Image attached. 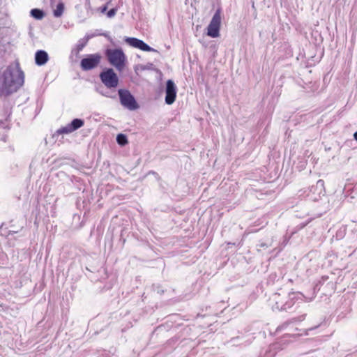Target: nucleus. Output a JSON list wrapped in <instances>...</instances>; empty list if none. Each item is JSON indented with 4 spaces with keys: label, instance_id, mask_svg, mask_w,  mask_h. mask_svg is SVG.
Returning a JSON list of instances; mask_svg holds the SVG:
<instances>
[{
    "label": "nucleus",
    "instance_id": "9d476101",
    "mask_svg": "<svg viewBox=\"0 0 357 357\" xmlns=\"http://www.w3.org/2000/svg\"><path fill=\"white\" fill-rule=\"evenodd\" d=\"M303 297L304 296L301 293H289L288 294V299L285 301V305L284 306L282 310L286 312L290 310L295 303L294 300L300 299L303 301Z\"/></svg>",
    "mask_w": 357,
    "mask_h": 357
},
{
    "label": "nucleus",
    "instance_id": "5701e85b",
    "mask_svg": "<svg viewBox=\"0 0 357 357\" xmlns=\"http://www.w3.org/2000/svg\"><path fill=\"white\" fill-rule=\"evenodd\" d=\"M317 327V326L314 327V328H316ZM313 329H314V328H310L309 330L312 331V330H313Z\"/></svg>",
    "mask_w": 357,
    "mask_h": 357
},
{
    "label": "nucleus",
    "instance_id": "a211bd4d",
    "mask_svg": "<svg viewBox=\"0 0 357 357\" xmlns=\"http://www.w3.org/2000/svg\"><path fill=\"white\" fill-rule=\"evenodd\" d=\"M273 239H271L270 241L264 243L261 242L259 244L257 245L258 250H261V249H266L269 247L272 246Z\"/></svg>",
    "mask_w": 357,
    "mask_h": 357
},
{
    "label": "nucleus",
    "instance_id": "39448f33",
    "mask_svg": "<svg viewBox=\"0 0 357 357\" xmlns=\"http://www.w3.org/2000/svg\"><path fill=\"white\" fill-rule=\"evenodd\" d=\"M220 22V10H218L217 12L213 15L209 25L208 26L207 35L208 36L215 38L219 36Z\"/></svg>",
    "mask_w": 357,
    "mask_h": 357
},
{
    "label": "nucleus",
    "instance_id": "ddd939ff",
    "mask_svg": "<svg viewBox=\"0 0 357 357\" xmlns=\"http://www.w3.org/2000/svg\"><path fill=\"white\" fill-rule=\"evenodd\" d=\"M64 11V4L62 2H59L56 8L54 10V15L56 17H61Z\"/></svg>",
    "mask_w": 357,
    "mask_h": 357
},
{
    "label": "nucleus",
    "instance_id": "2eb2a0df",
    "mask_svg": "<svg viewBox=\"0 0 357 357\" xmlns=\"http://www.w3.org/2000/svg\"><path fill=\"white\" fill-rule=\"evenodd\" d=\"M116 141L119 145L124 146L128 144V139L125 135L119 134L116 137Z\"/></svg>",
    "mask_w": 357,
    "mask_h": 357
},
{
    "label": "nucleus",
    "instance_id": "0eeeda50",
    "mask_svg": "<svg viewBox=\"0 0 357 357\" xmlns=\"http://www.w3.org/2000/svg\"><path fill=\"white\" fill-rule=\"evenodd\" d=\"M165 93V102L167 105H172L176 100V87L174 82L171 79L167 81Z\"/></svg>",
    "mask_w": 357,
    "mask_h": 357
},
{
    "label": "nucleus",
    "instance_id": "f257e3e1",
    "mask_svg": "<svg viewBox=\"0 0 357 357\" xmlns=\"http://www.w3.org/2000/svg\"><path fill=\"white\" fill-rule=\"evenodd\" d=\"M105 55L109 63L118 70H122L126 63V56L121 49H108Z\"/></svg>",
    "mask_w": 357,
    "mask_h": 357
},
{
    "label": "nucleus",
    "instance_id": "f8f14e48",
    "mask_svg": "<svg viewBox=\"0 0 357 357\" xmlns=\"http://www.w3.org/2000/svg\"><path fill=\"white\" fill-rule=\"evenodd\" d=\"M48 60V54L43 50H38L36 53L35 61L38 66L44 65Z\"/></svg>",
    "mask_w": 357,
    "mask_h": 357
},
{
    "label": "nucleus",
    "instance_id": "20e7f679",
    "mask_svg": "<svg viewBox=\"0 0 357 357\" xmlns=\"http://www.w3.org/2000/svg\"><path fill=\"white\" fill-rule=\"evenodd\" d=\"M102 56L100 54H92L82 59L80 66L84 70L96 68L100 63Z\"/></svg>",
    "mask_w": 357,
    "mask_h": 357
},
{
    "label": "nucleus",
    "instance_id": "6ab92c4d",
    "mask_svg": "<svg viewBox=\"0 0 357 357\" xmlns=\"http://www.w3.org/2000/svg\"><path fill=\"white\" fill-rule=\"evenodd\" d=\"M116 11H117V10L116 8H112L111 10H109L107 12V17H114L116 15Z\"/></svg>",
    "mask_w": 357,
    "mask_h": 357
},
{
    "label": "nucleus",
    "instance_id": "f3484780",
    "mask_svg": "<svg viewBox=\"0 0 357 357\" xmlns=\"http://www.w3.org/2000/svg\"><path fill=\"white\" fill-rule=\"evenodd\" d=\"M316 188H318L319 189V194H321L322 192V190H324V181L321 179H319L317 181V183H316V185L315 186H312L311 188V191H312V190Z\"/></svg>",
    "mask_w": 357,
    "mask_h": 357
},
{
    "label": "nucleus",
    "instance_id": "aec40b11",
    "mask_svg": "<svg viewBox=\"0 0 357 357\" xmlns=\"http://www.w3.org/2000/svg\"><path fill=\"white\" fill-rule=\"evenodd\" d=\"M354 138L356 141H357V131L354 132Z\"/></svg>",
    "mask_w": 357,
    "mask_h": 357
},
{
    "label": "nucleus",
    "instance_id": "4468645a",
    "mask_svg": "<svg viewBox=\"0 0 357 357\" xmlns=\"http://www.w3.org/2000/svg\"><path fill=\"white\" fill-rule=\"evenodd\" d=\"M31 15L37 20H41L45 15L43 11L38 8L32 9L31 10Z\"/></svg>",
    "mask_w": 357,
    "mask_h": 357
},
{
    "label": "nucleus",
    "instance_id": "6e6552de",
    "mask_svg": "<svg viewBox=\"0 0 357 357\" xmlns=\"http://www.w3.org/2000/svg\"><path fill=\"white\" fill-rule=\"evenodd\" d=\"M126 42L130 46L139 49L144 52H151L153 49L145 43L143 40L136 38H128L126 39Z\"/></svg>",
    "mask_w": 357,
    "mask_h": 357
},
{
    "label": "nucleus",
    "instance_id": "9b49d317",
    "mask_svg": "<svg viewBox=\"0 0 357 357\" xmlns=\"http://www.w3.org/2000/svg\"><path fill=\"white\" fill-rule=\"evenodd\" d=\"M288 299V296H282L280 294H275L273 296V300L275 301V305H273V310H282L285 305V301Z\"/></svg>",
    "mask_w": 357,
    "mask_h": 357
},
{
    "label": "nucleus",
    "instance_id": "f03ea898",
    "mask_svg": "<svg viewBox=\"0 0 357 357\" xmlns=\"http://www.w3.org/2000/svg\"><path fill=\"white\" fill-rule=\"evenodd\" d=\"M100 78L107 88H116L119 84L118 76L112 68H107L100 73Z\"/></svg>",
    "mask_w": 357,
    "mask_h": 357
},
{
    "label": "nucleus",
    "instance_id": "7ed1b4c3",
    "mask_svg": "<svg viewBox=\"0 0 357 357\" xmlns=\"http://www.w3.org/2000/svg\"><path fill=\"white\" fill-rule=\"evenodd\" d=\"M119 95L121 103L125 107L130 110H134L138 107L137 102L129 91L120 89L119 90Z\"/></svg>",
    "mask_w": 357,
    "mask_h": 357
},
{
    "label": "nucleus",
    "instance_id": "1a4fd4ad",
    "mask_svg": "<svg viewBox=\"0 0 357 357\" xmlns=\"http://www.w3.org/2000/svg\"><path fill=\"white\" fill-rule=\"evenodd\" d=\"M12 77L10 86H14L15 89L19 88L24 84V74L22 70H17L10 74Z\"/></svg>",
    "mask_w": 357,
    "mask_h": 357
},
{
    "label": "nucleus",
    "instance_id": "412c9836",
    "mask_svg": "<svg viewBox=\"0 0 357 357\" xmlns=\"http://www.w3.org/2000/svg\"><path fill=\"white\" fill-rule=\"evenodd\" d=\"M107 8V7L105 6H104V7L102 8L101 11H102V13H104V12H105V11H106Z\"/></svg>",
    "mask_w": 357,
    "mask_h": 357
},
{
    "label": "nucleus",
    "instance_id": "dca6fc26",
    "mask_svg": "<svg viewBox=\"0 0 357 357\" xmlns=\"http://www.w3.org/2000/svg\"><path fill=\"white\" fill-rule=\"evenodd\" d=\"M293 321H296V319H293L292 320L287 321L278 326L276 331L280 332L284 330H286L287 327L293 322Z\"/></svg>",
    "mask_w": 357,
    "mask_h": 357
},
{
    "label": "nucleus",
    "instance_id": "423d86ee",
    "mask_svg": "<svg viewBox=\"0 0 357 357\" xmlns=\"http://www.w3.org/2000/svg\"><path fill=\"white\" fill-rule=\"evenodd\" d=\"M84 123L83 120L79 119H75L70 123L59 128L57 130V133L60 135L71 133L73 131L82 127L84 126Z\"/></svg>",
    "mask_w": 357,
    "mask_h": 357
},
{
    "label": "nucleus",
    "instance_id": "4be33fe9",
    "mask_svg": "<svg viewBox=\"0 0 357 357\" xmlns=\"http://www.w3.org/2000/svg\"><path fill=\"white\" fill-rule=\"evenodd\" d=\"M84 45H79L78 50H81L84 47Z\"/></svg>",
    "mask_w": 357,
    "mask_h": 357
}]
</instances>
